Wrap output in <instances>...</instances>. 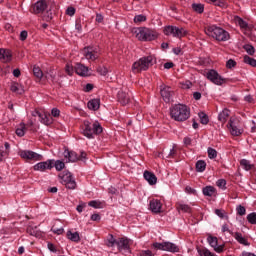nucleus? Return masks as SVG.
<instances>
[{
    "label": "nucleus",
    "mask_w": 256,
    "mask_h": 256,
    "mask_svg": "<svg viewBox=\"0 0 256 256\" xmlns=\"http://www.w3.org/2000/svg\"><path fill=\"white\" fill-rule=\"evenodd\" d=\"M82 135L87 139H95L96 135H101L103 133V126L99 121L90 122L89 120H84L83 124L80 126Z\"/></svg>",
    "instance_id": "1"
},
{
    "label": "nucleus",
    "mask_w": 256,
    "mask_h": 256,
    "mask_svg": "<svg viewBox=\"0 0 256 256\" xmlns=\"http://www.w3.org/2000/svg\"><path fill=\"white\" fill-rule=\"evenodd\" d=\"M170 117L178 123H183L191 117V110L185 104H175L170 108Z\"/></svg>",
    "instance_id": "2"
},
{
    "label": "nucleus",
    "mask_w": 256,
    "mask_h": 256,
    "mask_svg": "<svg viewBox=\"0 0 256 256\" xmlns=\"http://www.w3.org/2000/svg\"><path fill=\"white\" fill-rule=\"evenodd\" d=\"M206 35L208 37H212L216 41H229L231 39V35L225 29L218 27L217 25H211L206 28Z\"/></svg>",
    "instance_id": "3"
},
{
    "label": "nucleus",
    "mask_w": 256,
    "mask_h": 256,
    "mask_svg": "<svg viewBox=\"0 0 256 256\" xmlns=\"http://www.w3.org/2000/svg\"><path fill=\"white\" fill-rule=\"evenodd\" d=\"M134 33L138 41H155L159 37L157 31L147 27L137 28Z\"/></svg>",
    "instance_id": "4"
},
{
    "label": "nucleus",
    "mask_w": 256,
    "mask_h": 256,
    "mask_svg": "<svg viewBox=\"0 0 256 256\" xmlns=\"http://www.w3.org/2000/svg\"><path fill=\"white\" fill-rule=\"evenodd\" d=\"M149 67H153V56H144L133 63L132 72L141 73L147 71Z\"/></svg>",
    "instance_id": "5"
},
{
    "label": "nucleus",
    "mask_w": 256,
    "mask_h": 256,
    "mask_svg": "<svg viewBox=\"0 0 256 256\" xmlns=\"http://www.w3.org/2000/svg\"><path fill=\"white\" fill-rule=\"evenodd\" d=\"M151 248L155 251H168L170 253H179V246L172 242H154Z\"/></svg>",
    "instance_id": "6"
},
{
    "label": "nucleus",
    "mask_w": 256,
    "mask_h": 256,
    "mask_svg": "<svg viewBox=\"0 0 256 256\" xmlns=\"http://www.w3.org/2000/svg\"><path fill=\"white\" fill-rule=\"evenodd\" d=\"M61 184L65 185L66 189H76L77 182L75 181V178L73 177V174L68 171H64L58 175Z\"/></svg>",
    "instance_id": "7"
},
{
    "label": "nucleus",
    "mask_w": 256,
    "mask_h": 256,
    "mask_svg": "<svg viewBox=\"0 0 256 256\" xmlns=\"http://www.w3.org/2000/svg\"><path fill=\"white\" fill-rule=\"evenodd\" d=\"M204 76L206 77V79H208V81H211V83H213L214 85L221 86L227 83V79L223 78L215 69L208 70V72H206Z\"/></svg>",
    "instance_id": "8"
},
{
    "label": "nucleus",
    "mask_w": 256,
    "mask_h": 256,
    "mask_svg": "<svg viewBox=\"0 0 256 256\" xmlns=\"http://www.w3.org/2000/svg\"><path fill=\"white\" fill-rule=\"evenodd\" d=\"M83 55L87 61H97L101 56V50L97 46H87L83 49Z\"/></svg>",
    "instance_id": "9"
},
{
    "label": "nucleus",
    "mask_w": 256,
    "mask_h": 256,
    "mask_svg": "<svg viewBox=\"0 0 256 256\" xmlns=\"http://www.w3.org/2000/svg\"><path fill=\"white\" fill-rule=\"evenodd\" d=\"M19 155L22 159L28 161H43V156L41 154H37V152L31 150H21Z\"/></svg>",
    "instance_id": "10"
},
{
    "label": "nucleus",
    "mask_w": 256,
    "mask_h": 256,
    "mask_svg": "<svg viewBox=\"0 0 256 256\" xmlns=\"http://www.w3.org/2000/svg\"><path fill=\"white\" fill-rule=\"evenodd\" d=\"M55 167V160L48 159L44 162H39L33 166L34 171H40L44 173V171H51Z\"/></svg>",
    "instance_id": "11"
},
{
    "label": "nucleus",
    "mask_w": 256,
    "mask_h": 256,
    "mask_svg": "<svg viewBox=\"0 0 256 256\" xmlns=\"http://www.w3.org/2000/svg\"><path fill=\"white\" fill-rule=\"evenodd\" d=\"M32 115L33 117H39V121L43 123V125H51V123H53V117L45 111L35 110Z\"/></svg>",
    "instance_id": "12"
},
{
    "label": "nucleus",
    "mask_w": 256,
    "mask_h": 256,
    "mask_svg": "<svg viewBox=\"0 0 256 256\" xmlns=\"http://www.w3.org/2000/svg\"><path fill=\"white\" fill-rule=\"evenodd\" d=\"M116 245L118 247V251H126L131 253V239L127 237H121L117 240Z\"/></svg>",
    "instance_id": "13"
},
{
    "label": "nucleus",
    "mask_w": 256,
    "mask_h": 256,
    "mask_svg": "<svg viewBox=\"0 0 256 256\" xmlns=\"http://www.w3.org/2000/svg\"><path fill=\"white\" fill-rule=\"evenodd\" d=\"M227 127L233 137H239V135L243 134V130L240 129V127L237 125V121H235L233 118H230Z\"/></svg>",
    "instance_id": "14"
},
{
    "label": "nucleus",
    "mask_w": 256,
    "mask_h": 256,
    "mask_svg": "<svg viewBox=\"0 0 256 256\" xmlns=\"http://www.w3.org/2000/svg\"><path fill=\"white\" fill-rule=\"evenodd\" d=\"M47 1L45 0H39L36 3L33 4L31 8V13H34V15H39V13H43L47 9Z\"/></svg>",
    "instance_id": "15"
},
{
    "label": "nucleus",
    "mask_w": 256,
    "mask_h": 256,
    "mask_svg": "<svg viewBox=\"0 0 256 256\" xmlns=\"http://www.w3.org/2000/svg\"><path fill=\"white\" fill-rule=\"evenodd\" d=\"M13 60V53L9 49L0 48V61L2 63H11Z\"/></svg>",
    "instance_id": "16"
},
{
    "label": "nucleus",
    "mask_w": 256,
    "mask_h": 256,
    "mask_svg": "<svg viewBox=\"0 0 256 256\" xmlns=\"http://www.w3.org/2000/svg\"><path fill=\"white\" fill-rule=\"evenodd\" d=\"M117 101L120 103V105L125 107V105H129L131 102V96H129V94L124 91H119L117 94Z\"/></svg>",
    "instance_id": "17"
},
{
    "label": "nucleus",
    "mask_w": 256,
    "mask_h": 256,
    "mask_svg": "<svg viewBox=\"0 0 256 256\" xmlns=\"http://www.w3.org/2000/svg\"><path fill=\"white\" fill-rule=\"evenodd\" d=\"M74 71L80 77H88L89 76V68L81 63L76 64Z\"/></svg>",
    "instance_id": "18"
},
{
    "label": "nucleus",
    "mask_w": 256,
    "mask_h": 256,
    "mask_svg": "<svg viewBox=\"0 0 256 256\" xmlns=\"http://www.w3.org/2000/svg\"><path fill=\"white\" fill-rule=\"evenodd\" d=\"M150 211L152 213H161V209L163 207V203L159 199H152L149 204Z\"/></svg>",
    "instance_id": "19"
},
{
    "label": "nucleus",
    "mask_w": 256,
    "mask_h": 256,
    "mask_svg": "<svg viewBox=\"0 0 256 256\" xmlns=\"http://www.w3.org/2000/svg\"><path fill=\"white\" fill-rule=\"evenodd\" d=\"M160 95L163 101H165V103H171V97H172L171 87H164L163 89H161Z\"/></svg>",
    "instance_id": "20"
},
{
    "label": "nucleus",
    "mask_w": 256,
    "mask_h": 256,
    "mask_svg": "<svg viewBox=\"0 0 256 256\" xmlns=\"http://www.w3.org/2000/svg\"><path fill=\"white\" fill-rule=\"evenodd\" d=\"M202 193L205 197H216L217 188L214 186H206L202 189Z\"/></svg>",
    "instance_id": "21"
},
{
    "label": "nucleus",
    "mask_w": 256,
    "mask_h": 256,
    "mask_svg": "<svg viewBox=\"0 0 256 256\" xmlns=\"http://www.w3.org/2000/svg\"><path fill=\"white\" fill-rule=\"evenodd\" d=\"M64 157L65 159H68L70 163H75L76 161H79V155H77V152L75 151H64Z\"/></svg>",
    "instance_id": "22"
},
{
    "label": "nucleus",
    "mask_w": 256,
    "mask_h": 256,
    "mask_svg": "<svg viewBox=\"0 0 256 256\" xmlns=\"http://www.w3.org/2000/svg\"><path fill=\"white\" fill-rule=\"evenodd\" d=\"M144 179L149 183V185H157V176L150 171L144 172Z\"/></svg>",
    "instance_id": "23"
},
{
    "label": "nucleus",
    "mask_w": 256,
    "mask_h": 256,
    "mask_svg": "<svg viewBox=\"0 0 256 256\" xmlns=\"http://www.w3.org/2000/svg\"><path fill=\"white\" fill-rule=\"evenodd\" d=\"M231 111L229 109L224 108L219 114H218V121L222 123V125H225L227 123V120L229 119Z\"/></svg>",
    "instance_id": "24"
},
{
    "label": "nucleus",
    "mask_w": 256,
    "mask_h": 256,
    "mask_svg": "<svg viewBox=\"0 0 256 256\" xmlns=\"http://www.w3.org/2000/svg\"><path fill=\"white\" fill-rule=\"evenodd\" d=\"M66 237L73 243H79V241H81V236L79 235V232H73L71 230H68L66 233Z\"/></svg>",
    "instance_id": "25"
},
{
    "label": "nucleus",
    "mask_w": 256,
    "mask_h": 256,
    "mask_svg": "<svg viewBox=\"0 0 256 256\" xmlns=\"http://www.w3.org/2000/svg\"><path fill=\"white\" fill-rule=\"evenodd\" d=\"M10 90L12 91V93H17L18 95H23V93H25L23 86H21V84L17 82L11 83Z\"/></svg>",
    "instance_id": "26"
},
{
    "label": "nucleus",
    "mask_w": 256,
    "mask_h": 256,
    "mask_svg": "<svg viewBox=\"0 0 256 256\" xmlns=\"http://www.w3.org/2000/svg\"><path fill=\"white\" fill-rule=\"evenodd\" d=\"M232 237H234V239H236V241H238L240 245L249 246V241L247 240V238L243 237V234H241V232H235L234 234H232Z\"/></svg>",
    "instance_id": "27"
},
{
    "label": "nucleus",
    "mask_w": 256,
    "mask_h": 256,
    "mask_svg": "<svg viewBox=\"0 0 256 256\" xmlns=\"http://www.w3.org/2000/svg\"><path fill=\"white\" fill-rule=\"evenodd\" d=\"M233 22L235 23V25H238V27H240V29H247V27H249V24H247V22L239 16H234Z\"/></svg>",
    "instance_id": "28"
},
{
    "label": "nucleus",
    "mask_w": 256,
    "mask_h": 256,
    "mask_svg": "<svg viewBox=\"0 0 256 256\" xmlns=\"http://www.w3.org/2000/svg\"><path fill=\"white\" fill-rule=\"evenodd\" d=\"M176 209L178 213H181V211L182 213H191V206L181 202L176 203Z\"/></svg>",
    "instance_id": "29"
},
{
    "label": "nucleus",
    "mask_w": 256,
    "mask_h": 256,
    "mask_svg": "<svg viewBox=\"0 0 256 256\" xmlns=\"http://www.w3.org/2000/svg\"><path fill=\"white\" fill-rule=\"evenodd\" d=\"M101 107V100L100 99H92L88 102V109L91 111H97Z\"/></svg>",
    "instance_id": "30"
},
{
    "label": "nucleus",
    "mask_w": 256,
    "mask_h": 256,
    "mask_svg": "<svg viewBox=\"0 0 256 256\" xmlns=\"http://www.w3.org/2000/svg\"><path fill=\"white\" fill-rule=\"evenodd\" d=\"M187 34L188 32L187 30H185V28H179L176 26L174 37H176L177 39H183V37H187Z\"/></svg>",
    "instance_id": "31"
},
{
    "label": "nucleus",
    "mask_w": 256,
    "mask_h": 256,
    "mask_svg": "<svg viewBox=\"0 0 256 256\" xmlns=\"http://www.w3.org/2000/svg\"><path fill=\"white\" fill-rule=\"evenodd\" d=\"M192 10L194 11V13H198V15H201L205 11V5L202 3H193Z\"/></svg>",
    "instance_id": "32"
},
{
    "label": "nucleus",
    "mask_w": 256,
    "mask_h": 256,
    "mask_svg": "<svg viewBox=\"0 0 256 256\" xmlns=\"http://www.w3.org/2000/svg\"><path fill=\"white\" fill-rule=\"evenodd\" d=\"M197 252L199 256H217V254L211 252V250L205 247L197 248Z\"/></svg>",
    "instance_id": "33"
},
{
    "label": "nucleus",
    "mask_w": 256,
    "mask_h": 256,
    "mask_svg": "<svg viewBox=\"0 0 256 256\" xmlns=\"http://www.w3.org/2000/svg\"><path fill=\"white\" fill-rule=\"evenodd\" d=\"M207 169V163L204 160H198L196 162V171L198 173H203Z\"/></svg>",
    "instance_id": "34"
},
{
    "label": "nucleus",
    "mask_w": 256,
    "mask_h": 256,
    "mask_svg": "<svg viewBox=\"0 0 256 256\" xmlns=\"http://www.w3.org/2000/svg\"><path fill=\"white\" fill-rule=\"evenodd\" d=\"M175 29H176V26L168 25L164 27L163 33L164 35H167V36L172 35V37H175Z\"/></svg>",
    "instance_id": "35"
},
{
    "label": "nucleus",
    "mask_w": 256,
    "mask_h": 256,
    "mask_svg": "<svg viewBox=\"0 0 256 256\" xmlns=\"http://www.w3.org/2000/svg\"><path fill=\"white\" fill-rule=\"evenodd\" d=\"M25 131H27V127L25 126V123H21L20 126L16 129V135L18 137H24Z\"/></svg>",
    "instance_id": "36"
},
{
    "label": "nucleus",
    "mask_w": 256,
    "mask_h": 256,
    "mask_svg": "<svg viewBox=\"0 0 256 256\" xmlns=\"http://www.w3.org/2000/svg\"><path fill=\"white\" fill-rule=\"evenodd\" d=\"M207 242L209 243L210 247H212L214 249V247H216V245H219V239H217V237L209 235L207 237Z\"/></svg>",
    "instance_id": "37"
},
{
    "label": "nucleus",
    "mask_w": 256,
    "mask_h": 256,
    "mask_svg": "<svg viewBox=\"0 0 256 256\" xmlns=\"http://www.w3.org/2000/svg\"><path fill=\"white\" fill-rule=\"evenodd\" d=\"M240 165L243 167V169H245V171H251L253 169V165H251V162H249L247 159H242L240 161Z\"/></svg>",
    "instance_id": "38"
},
{
    "label": "nucleus",
    "mask_w": 256,
    "mask_h": 256,
    "mask_svg": "<svg viewBox=\"0 0 256 256\" xmlns=\"http://www.w3.org/2000/svg\"><path fill=\"white\" fill-rule=\"evenodd\" d=\"M27 233L29 235H32V237H41V231L37 230V227L33 228V227H28L27 228Z\"/></svg>",
    "instance_id": "39"
},
{
    "label": "nucleus",
    "mask_w": 256,
    "mask_h": 256,
    "mask_svg": "<svg viewBox=\"0 0 256 256\" xmlns=\"http://www.w3.org/2000/svg\"><path fill=\"white\" fill-rule=\"evenodd\" d=\"M89 207H93V209H103V202L99 200H92L88 203Z\"/></svg>",
    "instance_id": "40"
},
{
    "label": "nucleus",
    "mask_w": 256,
    "mask_h": 256,
    "mask_svg": "<svg viewBox=\"0 0 256 256\" xmlns=\"http://www.w3.org/2000/svg\"><path fill=\"white\" fill-rule=\"evenodd\" d=\"M244 63H246V65H250V67H256V60H255V58H251L248 55L244 56Z\"/></svg>",
    "instance_id": "41"
},
{
    "label": "nucleus",
    "mask_w": 256,
    "mask_h": 256,
    "mask_svg": "<svg viewBox=\"0 0 256 256\" xmlns=\"http://www.w3.org/2000/svg\"><path fill=\"white\" fill-rule=\"evenodd\" d=\"M198 115L200 118V123H202V125H207L209 123V116H207L205 112H200Z\"/></svg>",
    "instance_id": "42"
},
{
    "label": "nucleus",
    "mask_w": 256,
    "mask_h": 256,
    "mask_svg": "<svg viewBox=\"0 0 256 256\" xmlns=\"http://www.w3.org/2000/svg\"><path fill=\"white\" fill-rule=\"evenodd\" d=\"M33 73L34 77H37V79H43V71L38 66L33 67Z\"/></svg>",
    "instance_id": "43"
},
{
    "label": "nucleus",
    "mask_w": 256,
    "mask_h": 256,
    "mask_svg": "<svg viewBox=\"0 0 256 256\" xmlns=\"http://www.w3.org/2000/svg\"><path fill=\"white\" fill-rule=\"evenodd\" d=\"M244 51H246V53H248V55H255V47H253V45L251 44H246L244 45Z\"/></svg>",
    "instance_id": "44"
},
{
    "label": "nucleus",
    "mask_w": 256,
    "mask_h": 256,
    "mask_svg": "<svg viewBox=\"0 0 256 256\" xmlns=\"http://www.w3.org/2000/svg\"><path fill=\"white\" fill-rule=\"evenodd\" d=\"M247 221L251 225H256V213L252 212V213L248 214L247 215Z\"/></svg>",
    "instance_id": "45"
},
{
    "label": "nucleus",
    "mask_w": 256,
    "mask_h": 256,
    "mask_svg": "<svg viewBox=\"0 0 256 256\" xmlns=\"http://www.w3.org/2000/svg\"><path fill=\"white\" fill-rule=\"evenodd\" d=\"M54 167H55L56 171H63V169H65V162L57 160L54 163Z\"/></svg>",
    "instance_id": "46"
},
{
    "label": "nucleus",
    "mask_w": 256,
    "mask_h": 256,
    "mask_svg": "<svg viewBox=\"0 0 256 256\" xmlns=\"http://www.w3.org/2000/svg\"><path fill=\"white\" fill-rule=\"evenodd\" d=\"M215 215H217V217H219L220 219H227V213L225 212V210L223 209H216L214 211Z\"/></svg>",
    "instance_id": "47"
},
{
    "label": "nucleus",
    "mask_w": 256,
    "mask_h": 256,
    "mask_svg": "<svg viewBox=\"0 0 256 256\" xmlns=\"http://www.w3.org/2000/svg\"><path fill=\"white\" fill-rule=\"evenodd\" d=\"M209 159H216L217 158V150L214 148L209 147L207 150Z\"/></svg>",
    "instance_id": "48"
},
{
    "label": "nucleus",
    "mask_w": 256,
    "mask_h": 256,
    "mask_svg": "<svg viewBox=\"0 0 256 256\" xmlns=\"http://www.w3.org/2000/svg\"><path fill=\"white\" fill-rule=\"evenodd\" d=\"M144 21H147V16L143 14L136 15L134 17V23H144Z\"/></svg>",
    "instance_id": "49"
},
{
    "label": "nucleus",
    "mask_w": 256,
    "mask_h": 256,
    "mask_svg": "<svg viewBox=\"0 0 256 256\" xmlns=\"http://www.w3.org/2000/svg\"><path fill=\"white\" fill-rule=\"evenodd\" d=\"M65 72L67 73V75L72 77V75L75 73V69H73V65L67 63L65 66Z\"/></svg>",
    "instance_id": "50"
},
{
    "label": "nucleus",
    "mask_w": 256,
    "mask_h": 256,
    "mask_svg": "<svg viewBox=\"0 0 256 256\" xmlns=\"http://www.w3.org/2000/svg\"><path fill=\"white\" fill-rule=\"evenodd\" d=\"M96 71H97V73H99V75H102L103 77H105V75H107V73H109V70L105 66H99L96 69Z\"/></svg>",
    "instance_id": "51"
},
{
    "label": "nucleus",
    "mask_w": 256,
    "mask_h": 256,
    "mask_svg": "<svg viewBox=\"0 0 256 256\" xmlns=\"http://www.w3.org/2000/svg\"><path fill=\"white\" fill-rule=\"evenodd\" d=\"M216 185H217V187H219V189H227V187H226L227 180H225V179H218L216 181Z\"/></svg>",
    "instance_id": "52"
},
{
    "label": "nucleus",
    "mask_w": 256,
    "mask_h": 256,
    "mask_svg": "<svg viewBox=\"0 0 256 256\" xmlns=\"http://www.w3.org/2000/svg\"><path fill=\"white\" fill-rule=\"evenodd\" d=\"M115 245H117V240L112 234H110V238H108L107 247H115Z\"/></svg>",
    "instance_id": "53"
},
{
    "label": "nucleus",
    "mask_w": 256,
    "mask_h": 256,
    "mask_svg": "<svg viewBox=\"0 0 256 256\" xmlns=\"http://www.w3.org/2000/svg\"><path fill=\"white\" fill-rule=\"evenodd\" d=\"M236 211L238 213V215H240L241 217H243V215H245V213H247V210L245 209V206L239 205L236 208Z\"/></svg>",
    "instance_id": "54"
},
{
    "label": "nucleus",
    "mask_w": 256,
    "mask_h": 256,
    "mask_svg": "<svg viewBox=\"0 0 256 256\" xmlns=\"http://www.w3.org/2000/svg\"><path fill=\"white\" fill-rule=\"evenodd\" d=\"M226 67H227V69H233V67H237V62L233 59H229L226 62Z\"/></svg>",
    "instance_id": "55"
},
{
    "label": "nucleus",
    "mask_w": 256,
    "mask_h": 256,
    "mask_svg": "<svg viewBox=\"0 0 256 256\" xmlns=\"http://www.w3.org/2000/svg\"><path fill=\"white\" fill-rule=\"evenodd\" d=\"M214 5H216V7L225 8L227 7V0H216V2H214Z\"/></svg>",
    "instance_id": "56"
},
{
    "label": "nucleus",
    "mask_w": 256,
    "mask_h": 256,
    "mask_svg": "<svg viewBox=\"0 0 256 256\" xmlns=\"http://www.w3.org/2000/svg\"><path fill=\"white\" fill-rule=\"evenodd\" d=\"M213 249L216 253H223V251H225V245L217 244L216 246L213 247Z\"/></svg>",
    "instance_id": "57"
},
{
    "label": "nucleus",
    "mask_w": 256,
    "mask_h": 256,
    "mask_svg": "<svg viewBox=\"0 0 256 256\" xmlns=\"http://www.w3.org/2000/svg\"><path fill=\"white\" fill-rule=\"evenodd\" d=\"M139 256H155V253L151 250H142L140 251Z\"/></svg>",
    "instance_id": "58"
},
{
    "label": "nucleus",
    "mask_w": 256,
    "mask_h": 256,
    "mask_svg": "<svg viewBox=\"0 0 256 256\" xmlns=\"http://www.w3.org/2000/svg\"><path fill=\"white\" fill-rule=\"evenodd\" d=\"M51 231L54 232L55 235H63L65 229L52 227Z\"/></svg>",
    "instance_id": "59"
},
{
    "label": "nucleus",
    "mask_w": 256,
    "mask_h": 256,
    "mask_svg": "<svg viewBox=\"0 0 256 256\" xmlns=\"http://www.w3.org/2000/svg\"><path fill=\"white\" fill-rule=\"evenodd\" d=\"M66 15H69V17H73L75 15V7L70 6L66 9Z\"/></svg>",
    "instance_id": "60"
},
{
    "label": "nucleus",
    "mask_w": 256,
    "mask_h": 256,
    "mask_svg": "<svg viewBox=\"0 0 256 256\" xmlns=\"http://www.w3.org/2000/svg\"><path fill=\"white\" fill-rule=\"evenodd\" d=\"M29 36V33L27 30H23L20 33V41H27V37Z\"/></svg>",
    "instance_id": "61"
},
{
    "label": "nucleus",
    "mask_w": 256,
    "mask_h": 256,
    "mask_svg": "<svg viewBox=\"0 0 256 256\" xmlns=\"http://www.w3.org/2000/svg\"><path fill=\"white\" fill-rule=\"evenodd\" d=\"M168 157H170L171 159L177 157V149H175V145L173 146V148L170 150Z\"/></svg>",
    "instance_id": "62"
},
{
    "label": "nucleus",
    "mask_w": 256,
    "mask_h": 256,
    "mask_svg": "<svg viewBox=\"0 0 256 256\" xmlns=\"http://www.w3.org/2000/svg\"><path fill=\"white\" fill-rule=\"evenodd\" d=\"M51 115L52 117H59V115H61V111L57 108H53L51 111Z\"/></svg>",
    "instance_id": "63"
},
{
    "label": "nucleus",
    "mask_w": 256,
    "mask_h": 256,
    "mask_svg": "<svg viewBox=\"0 0 256 256\" xmlns=\"http://www.w3.org/2000/svg\"><path fill=\"white\" fill-rule=\"evenodd\" d=\"M240 256H256L255 253L253 252H247V251H243Z\"/></svg>",
    "instance_id": "64"
}]
</instances>
